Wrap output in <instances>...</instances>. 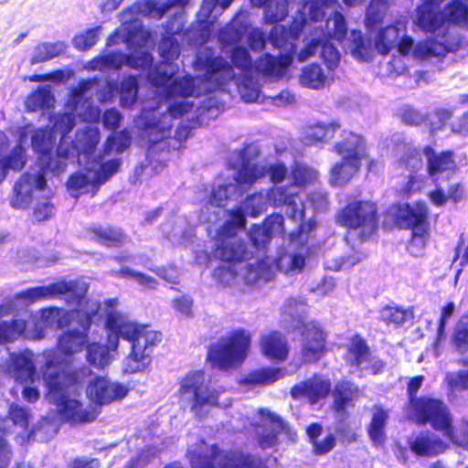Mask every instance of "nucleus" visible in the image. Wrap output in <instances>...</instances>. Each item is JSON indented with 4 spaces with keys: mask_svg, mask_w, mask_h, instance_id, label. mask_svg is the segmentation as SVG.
<instances>
[{
    "mask_svg": "<svg viewBox=\"0 0 468 468\" xmlns=\"http://www.w3.org/2000/svg\"><path fill=\"white\" fill-rule=\"evenodd\" d=\"M44 359L40 371L47 388L46 396L57 406L60 420L70 425L94 421L100 413L97 407H84L79 399L69 398L82 388L91 375L90 369L84 365L73 366L71 361L60 359L55 350L46 351Z\"/></svg>",
    "mask_w": 468,
    "mask_h": 468,
    "instance_id": "obj_1",
    "label": "nucleus"
},
{
    "mask_svg": "<svg viewBox=\"0 0 468 468\" xmlns=\"http://www.w3.org/2000/svg\"><path fill=\"white\" fill-rule=\"evenodd\" d=\"M104 327L115 348L119 339L131 344L128 359L134 363L132 372L143 371L150 364L153 349L163 340L160 331L152 330L150 325L138 324L127 314L114 310L106 313Z\"/></svg>",
    "mask_w": 468,
    "mask_h": 468,
    "instance_id": "obj_2",
    "label": "nucleus"
},
{
    "mask_svg": "<svg viewBox=\"0 0 468 468\" xmlns=\"http://www.w3.org/2000/svg\"><path fill=\"white\" fill-rule=\"evenodd\" d=\"M186 457L192 468H269L267 459L241 449H223L200 439Z\"/></svg>",
    "mask_w": 468,
    "mask_h": 468,
    "instance_id": "obj_3",
    "label": "nucleus"
},
{
    "mask_svg": "<svg viewBox=\"0 0 468 468\" xmlns=\"http://www.w3.org/2000/svg\"><path fill=\"white\" fill-rule=\"evenodd\" d=\"M338 226L354 231L363 243L373 238L380 225V212L377 202L371 199L352 198L335 214Z\"/></svg>",
    "mask_w": 468,
    "mask_h": 468,
    "instance_id": "obj_4",
    "label": "nucleus"
},
{
    "mask_svg": "<svg viewBox=\"0 0 468 468\" xmlns=\"http://www.w3.org/2000/svg\"><path fill=\"white\" fill-rule=\"evenodd\" d=\"M250 344L251 335L246 329H233L208 346L206 361L221 371L239 367L248 357Z\"/></svg>",
    "mask_w": 468,
    "mask_h": 468,
    "instance_id": "obj_5",
    "label": "nucleus"
},
{
    "mask_svg": "<svg viewBox=\"0 0 468 468\" xmlns=\"http://www.w3.org/2000/svg\"><path fill=\"white\" fill-rule=\"evenodd\" d=\"M383 227L411 230V241L425 245L430 231L429 208L422 200L398 203L385 211Z\"/></svg>",
    "mask_w": 468,
    "mask_h": 468,
    "instance_id": "obj_6",
    "label": "nucleus"
},
{
    "mask_svg": "<svg viewBox=\"0 0 468 468\" xmlns=\"http://www.w3.org/2000/svg\"><path fill=\"white\" fill-rule=\"evenodd\" d=\"M31 145L40 166V171L35 176V184L37 188L42 190L47 186V173L59 175L64 172L69 152L61 143L56 145L55 136L45 130H37L33 133Z\"/></svg>",
    "mask_w": 468,
    "mask_h": 468,
    "instance_id": "obj_7",
    "label": "nucleus"
},
{
    "mask_svg": "<svg viewBox=\"0 0 468 468\" xmlns=\"http://www.w3.org/2000/svg\"><path fill=\"white\" fill-rule=\"evenodd\" d=\"M217 247L213 250L214 257L220 261L212 273L214 280L226 287L234 282L238 276L237 265L251 258L246 243L237 235L220 234Z\"/></svg>",
    "mask_w": 468,
    "mask_h": 468,
    "instance_id": "obj_8",
    "label": "nucleus"
},
{
    "mask_svg": "<svg viewBox=\"0 0 468 468\" xmlns=\"http://www.w3.org/2000/svg\"><path fill=\"white\" fill-rule=\"evenodd\" d=\"M165 115L145 118L142 123V137L147 142L146 160L156 167L165 165V155L178 150V144L172 139L173 127L165 122Z\"/></svg>",
    "mask_w": 468,
    "mask_h": 468,
    "instance_id": "obj_9",
    "label": "nucleus"
},
{
    "mask_svg": "<svg viewBox=\"0 0 468 468\" xmlns=\"http://www.w3.org/2000/svg\"><path fill=\"white\" fill-rule=\"evenodd\" d=\"M180 396L190 395V410L201 419L206 415L205 408L218 406L219 392L207 383L202 369L187 372L179 381Z\"/></svg>",
    "mask_w": 468,
    "mask_h": 468,
    "instance_id": "obj_10",
    "label": "nucleus"
},
{
    "mask_svg": "<svg viewBox=\"0 0 468 468\" xmlns=\"http://www.w3.org/2000/svg\"><path fill=\"white\" fill-rule=\"evenodd\" d=\"M405 414L409 420L420 426L427 424L440 431L449 426L452 415L447 405L440 399L421 395L418 399L405 406Z\"/></svg>",
    "mask_w": 468,
    "mask_h": 468,
    "instance_id": "obj_11",
    "label": "nucleus"
},
{
    "mask_svg": "<svg viewBox=\"0 0 468 468\" xmlns=\"http://www.w3.org/2000/svg\"><path fill=\"white\" fill-rule=\"evenodd\" d=\"M295 328L302 336L301 362L314 364L322 359L327 353V333L322 324L315 320H300Z\"/></svg>",
    "mask_w": 468,
    "mask_h": 468,
    "instance_id": "obj_12",
    "label": "nucleus"
},
{
    "mask_svg": "<svg viewBox=\"0 0 468 468\" xmlns=\"http://www.w3.org/2000/svg\"><path fill=\"white\" fill-rule=\"evenodd\" d=\"M60 295H69L70 302H80L82 295L80 293L79 282L75 280L63 279L48 285L29 287L16 292V299L26 304H32L40 301L55 299Z\"/></svg>",
    "mask_w": 468,
    "mask_h": 468,
    "instance_id": "obj_13",
    "label": "nucleus"
},
{
    "mask_svg": "<svg viewBox=\"0 0 468 468\" xmlns=\"http://www.w3.org/2000/svg\"><path fill=\"white\" fill-rule=\"evenodd\" d=\"M76 315L78 326L63 331L57 339L56 348L65 356L81 352L89 342L91 314L79 312Z\"/></svg>",
    "mask_w": 468,
    "mask_h": 468,
    "instance_id": "obj_14",
    "label": "nucleus"
},
{
    "mask_svg": "<svg viewBox=\"0 0 468 468\" xmlns=\"http://www.w3.org/2000/svg\"><path fill=\"white\" fill-rule=\"evenodd\" d=\"M332 400L329 409L333 415H351L361 397L359 387L349 379H340L331 388Z\"/></svg>",
    "mask_w": 468,
    "mask_h": 468,
    "instance_id": "obj_15",
    "label": "nucleus"
},
{
    "mask_svg": "<svg viewBox=\"0 0 468 468\" xmlns=\"http://www.w3.org/2000/svg\"><path fill=\"white\" fill-rule=\"evenodd\" d=\"M331 388L329 378L314 373L309 378L293 385L290 395L293 399H305L310 405H315L328 397Z\"/></svg>",
    "mask_w": 468,
    "mask_h": 468,
    "instance_id": "obj_16",
    "label": "nucleus"
},
{
    "mask_svg": "<svg viewBox=\"0 0 468 468\" xmlns=\"http://www.w3.org/2000/svg\"><path fill=\"white\" fill-rule=\"evenodd\" d=\"M86 393L92 402L102 406L123 399L127 395L128 389L124 385L112 382L105 377H96L89 382Z\"/></svg>",
    "mask_w": 468,
    "mask_h": 468,
    "instance_id": "obj_17",
    "label": "nucleus"
},
{
    "mask_svg": "<svg viewBox=\"0 0 468 468\" xmlns=\"http://www.w3.org/2000/svg\"><path fill=\"white\" fill-rule=\"evenodd\" d=\"M259 414L261 420L259 426L262 431L258 434L257 442L261 449H269L277 444L281 433L290 432V426L278 414L269 410L261 409Z\"/></svg>",
    "mask_w": 468,
    "mask_h": 468,
    "instance_id": "obj_18",
    "label": "nucleus"
},
{
    "mask_svg": "<svg viewBox=\"0 0 468 468\" xmlns=\"http://www.w3.org/2000/svg\"><path fill=\"white\" fill-rule=\"evenodd\" d=\"M422 154L427 161V174L431 178H437L442 174L450 176L456 174L459 169L455 161V153L452 150L437 153L431 145H426L422 149Z\"/></svg>",
    "mask_w": 468,
    "mask_h": 468,
    "instance_id": "obj_19",
    "label": "nucleus"
},
{
    "mask_svg": "<svg viewBox=\"0 0 468 468\" xmlns=\"http://www.w3.org/2000/svg\"><path fill=\"white\" fill-rule=\"evenodd\" d=\"M458 47L457 39L445 28L441 40L436 37H428L420 41L414 48V54L420 58H444L448 53L453 52Z\"/></svg>",
    "mask_w": 468,
    "mask_h": 468,
    "instance_id": "obj_20",
    "label": "nucleus"
},
{
    "mask_svg": "<svg viewBox=\"0 0 468 468\" xmlns=\"http://www.w3.org/2000/svg\"><path fill=\"white\" fill-rule=\"evenodd\" d=\"M416 24L425 32L434 33L440 29H449L446 17L437 0H424L416 9Z\"/></svg>",
    "mask_w": 468,
    "mask_h": 468,
    "instance_id": "obj_21",
    "label": "nucleus"
},
{
    "mask_svg": "<svg viewBox=\"0 0 468 468\" xmlns=\"http://www.w3.org/2000/svg\"><path fill=\"white\" fill-rule=\"evenodd\" d=\"M261 353L269 360L283 362L288 358L290 347L286 336L280 331L272 330L261 335Z\"/></svg>",
    "mask_w": 468,
    "mask_h": 468,
    "instance_id": "obj_22",
    "label": "nucleus"
},
{
    "mask_svg": "<svg viewBox=\"0 0 468 468\" xmlns=\"http://www.w3.org/2000/svg\"><path fill=\"white\" fill-rule=\"evenodd\" d=\"M333 151L342 158L358 162L367 156L365 140L353 132H344L342 139L334 144Z\"/></svg>",
    "mask_w": 468,
    "mask_h": 468,
    "instance_id": "obj_23",
    "label": "nucleus"
},
{
    "mask_svg": "<svg viewBox=\"0 0 468 468\" xmlns=\"http://www.w3.org/2000/svg\"><path fill=\"white\" fill-rule=\"evenodd\" d=\"M88 233L100 246L121 249L128 241V235L119 227L113 225H93L88 228Z\"/></svg>",
    "mask_w": 468,
    "mask_h": 468,
    "instance_id": "obj_24",
    "label": "nucleus"
},
{
    "mask_svg": "<svg viewBox=\"0 0 468 468\" xmlns=\"http://www.w3.org/2000/svg\"><path fill=\"white\" fill-rule=\"evenodd\" d=\"M298 194L292 192L288 186H275L269 192V200L273 207H287V216L293 220H303L304 209L299 207Z\"/></svg>",
    "mask_w": 468,
    "mask_h": 468,
    "instance_id": "obj_25",
    "label": "nucleus"
},
{
    "mask_svg": "<svg viewBox=\"0 0 468 468\" xmlns=\"http://www.w3.org/2000/svg\"><path fill=\"white\" fill-rule=\"evenodd\" d=\"M291 63L292 57L289 54H280L277 58L270 53H263L257 58L255 68L264 77L277 80L282 78Z\"/></svg>",
    "mask_w": 468,
    "mask_h": 468,
    "instance_id": "obj_26",
    "label": "nucleus"
},
{
    "mask_svg": "<svg viewBox=\"0 0 468 468\" xmlns=\"http://www.w3.org/2000/svg\"><path fill=\"white\" fill-rule=\"evenodd\" d=\"M409 446L412 452L421 457L434 456L447 449V444L441 438L429 431L418 434L409 441Z\"/></svg>",
    "mask_w": 468,
    "mask_h": 468,
    "instance_id": "obj_27",
    "label": "nucleus"
},
{
    "mask_svg": "<svg viewBox=\"0 0 468 468\" xmlns=\"http://www.w3.org/2000/svg\"><path fill=\"white\" fill-rule=\"evenodd\" d=\"M77 314L79 311L76 310L66 311L58 306H48L39 310V321L45 328L55 326L62 330L72 324Z\"/></svg>",
    "mask_w": 468,
    "mask_h": 468,
    "instance_id": "obj_28",
    "label": "nucleus"
},
{
    "mask_svg": "<svg viewBox=\"0 0 468 468\" xmlns=\"http://www.w3.org/2000/svg\"><path fill=\"white\" fill-rule=\"evenodd\" d=\"M361 163L347 158H341L329 170V184L332 186H342L348 184L360 170Z\"/></svg>",
    "mask_w": 468,
    "mask_h": 468,
    "instance_id": "obj_29",
    "label": "nucleus"
},
{
    "mask_svg": "<svg viewBox=\"0 0 468 468\" xmlns=\"http://www.w3.org/2000/svg\"><path fill=\"white\" fill-rule=\"evenodd\" d=\"M100 139L98 128L85 127L76 132L75 138L71 141L72 148L78 156L81 154L89 156L95 152Z\"/></svg>",
    "mask_w": 468,
    "mask_h": 468,
    "instance_id": "obj_30",
    "label": "nucleus"
},
{
    "mask_svg": "<svg viewBox=\"0 0 468 468\" xmlns=\"http://www.w3.org/2000/svg\"><path fill=\"white\" fill-rule=\"evenodd\" d=\"M284 373L280 367H262L250 370L242 378L241 383L249 387L269 386L282 378Z\"/></svg>",
    "mask_w": 468,
    "mask_h": 468,
    "instance_id": "obj_31",
    "label": "nucleus"
},
{
    "mask_svg": "<svg viewBox=\"0 0 468 468\" xmlns=\"http://www.w3.org/2000/svg\"><path fill=\"white\" fill-rule=\"evenodd\" d=\"M371 420L367 427L368 436L376 446L385 442V428L388 420V412L380 405H374Z\"/></svg>",
    "mask_w": 468,
    "mask_h": 468,
    "instance_id": "obj_32",
    "label": "nucleus"
},
{
    "mask_svg": "<svg viewBox=\"0 0 468 468\" xmlns=\"http://www.w3.org/2000/svg\"><path fill=\"white\" fill-rule=\"evenodd\" d=\"M265 175L266 167L264 165L250 164L246 160L241 162L234 180L239 187L248 189Z\"/></svg>",
    "mask_w": 468,
    "mask_h": 468,
    "instance_id": "obj_33",
    "label": "nucleus"
},
{
    "mask_svg": "<svg viewBox=\"0 0 468 468\" xmlns=\"http://www.w3.org/2000/svg\"><path fill=\"white\" fill-rule=\"evenodd\" d=\"M347 363L353 367H359L362 363L367 361L371 351L367 341L359 335H354L346 347Z\"/></svg>",
    "mask_w": 468,
    "mask_h": 468,
    "instance_id": "obj_34",
    "label": "nucleus"
},
{
    "mask_svg": "<svg viewBox=\"0 0 468 468\" xmlns=\"http://www.w3.org/2000/svg\"><path fill=\"white\" fill-rule=\"evenodd\" d=\"M67 189L70 196L78 198L83 195L95 197L98 191H94L95 178H89L86 174L76 172L71 174L66 183Z\"/></svg>",
    "mask_w": 468,
    "mask_h": 468,
    "instance_id": "obj_35",
    "label": "nucleus"
},
{
    "mask_svg": "<svg viewBox=\"0 0 468 468\" xmlns=\"http://www.w3.org/2000/svg\"><path fill=\"white\" fill-rule=\"evenodd\" d=\"M290 177L291 186L304 188L317 182L318 172L306 164L296 162L291 167Z\"/></svg>",
    "mask_w": 468,
    "mask_h": 468,
    "instance_id": "obj_36",
    "label": "nucleus"
},
{
    "mask_svg": "<svg viewBox=\"0 0 468 468\" xmlns=\"http://www.w3.org/2000/svg\"><path fill=\"white\" fill-rule=\"evenodd\" d=\"M441 432L453 444L468 450V420L461 419L453 424L451 415L449 426L442 429Z\"/></svg>",
    "mask_w": 468,
    "mask_h": 468,
    "instance_id": "obj_37",
    "label": "nucleus"
},
{
    "mask_svg": "<svg viewBox=\"0 0 468 468\" xmlns=\"http://www.w3.org/2000/svg\"><path fill=\"white\" fill-rule=\"evenodd\" d=\"M400 38V28L397 26H387L381 28L375 40V48L381 55H388Z\"/></svg>",
    "mask_w": 468,
    "mask_h": 468,
    "instance_id": "obj_38",
    "label": "nucleus"
},
{
    "mask_svg": "<svg viewBox=\"0 0 468 468\" xmlns=\"http://www.w3.org/2000/svg\"><path fill=\"white\" fill-rule=\"evenodd\" d=\"M299 82L303 87L319 90L324 86L326 76L320 65L311 63L302 69Z\"/></svg>",
    "mask_w": 468,
    "mask_h": 468,
    "instance_id": "obj_39",
    "label": "nucleus"
},
{
    "mask_svg": "<svg viewBox=\"0 0 468 468\" xmlns=\"http://www.w3.org/2000/svg\"><path fill=\"white\" fill-rule=\"evenodd\" d=\"M410 318V314L402 306L387 304L379 310L378 319L388 327L399 328Z\"/></svg>",
    "mask_w": 468,
    "mask_h": 468,
    "instance_id": "obj_40",
    "label": "nucleus"
},
{
    "mask_svg": "<svg viewBox=\"0 0 468 468\" xmlns=\"http://www.w3.org/2000/svg\"><path fill=\"white\" fill-rule=\"evenodd\" d=\"M27 327V320L13 318L10 321L0 322V345L15 342L24 335Z\"/></svg>",
    "mask_w": 468,
    "mask_h": 468,
    "instance_id": "obj_41",
    "label": "nucleus"
},
{
    "mask_svg": "<svg viewBox=\"0 0 468 468\" xmlns=\"http://www.w3.org/2000/svg\"><path fill=\"white\" fill-rule=\"evenodd\" d=\"M30 186L29 176L23 175L14 185L10 197V205L16 209H25L28 207L31 196L28 186Z\"/></svg>",
    "mask_w": 468,
    "mask_h": 468,
    "instance_id": "obj_42",
    "label": "nucleus"
},
{
    "mask_svg": "<svg viewBox=\"0 0 468 468\" xmlns=\"http://www.w3.org/2000/svg\"><path fill=\"white\" fill-rule=\"evenodd\" d=\"M66 48L63 42H43L36 46L30 58V64L35 65L58 57Z\"/></svg>",
    "mask_w": 468,
    "mask_h": 468,
    "instance_id": "obj_43",
    "label": "nucleus"
},
{
    "mask_svg": "<svg viewBox=\"0 0 468 468\" xmlns=\"http://www.w3.org/2000/svg\"><path fill=\"white\" fill-rule=\"evenodd\" d=\"M444 10L446 25L464 26L468 23V5L462 0H451Z\"/></svg>",
    "mask_w": 468,
    "mask_h": 468,
    "instance_id": "obj_44",
    "label": "nucleus"
},
{
    "mask_svg": "<svg viewBox=\"0 0 468 468\" xmlns=\"http://www.w3.org/2000/svg\"><path fill=\"white\" fill-rule=\"evenodd\" d=\"M13 371L16 379L21 383H32L36 376V367L29 357L16 356L13 360Z\"/></svg>",
    "mask_w": 468,
    "mask_h": 468,
    "instance_id": "obj_45",
    "label": "nucleus"
},
{
    "mask_svg": "<svg viewBox=\"0 0 468 468\" xmlns=\"http://www.w3.org/2000/svg\"><path fill=\"white\" fill-rule=\"evenodd\" d=\"M340 125L336 122L328 124L317 122L312 125L307 133L306 138L311 143H324L331 140Z\"/></svg>",
    "mask_w": 468,
    "mask_h": 468,
    "instance_id": "obj_46",
    "label": "nucleus"
},
{
    "mask_svg": "<svg viewBox=\"0 0 468 468\" xmlns=\"http://www.w3.org/2000/svg\"><path fill=\"white\" fill-rule=\"evenodd\" d=\"M132 137L129 131L126 129L122 130L116 134H111L107 137L102 152L105 154H110L112 151L121 154L130 147Z\"/></svg>",
    "mask_w": 468,
    "mask_h": 468,
    "instance_id": "obj_47",
    "label": "nucleus"
},
{
    "mask_svg": "<svg viewBox=\"0 0 468 468\" xmlns=\"http://www.w3.org/2000/svg\"><path fill=\"white\" fill-rule=\"evenodd\" d=\"M87 361L97 367H104L109 364V350L106 346L92 342L86 345Z\"/></svg>",
    "mask_w": 468,
    "mask_h": 468,
    "instance_id": "obj_48",
    "label": "nucleus"
},
{
    "mask_svg": "<svg viewBox=\"0 0 468 468\" xmlns=\"http://www.w3.org/2000/svg\"><path fill=\"white\" fill-rule=\"evenodd\" d=\"M288 16V5L281 0H269L264 8L263 19L265 23L275 25L282 21Z\"/></svg>",
    "mask_w": 468,
    "mask_h": 468,
    "instance_id": "obj_49",
    "label": "nucleus"
},
{
    "mask_svg": "<svg viewBox=\"0 0 468 468\" xmlns=\"http://www.w3.org/2000/svg\"><path fill=\"white\" fill-rule=\"evenodd\" d=\"M121 160L119 158L101 163L94 176V191H99L101 185L106 183L119 170Z\"/></svg>",
    "mask_w": 468,
    "mask_h": 468,
    "instance_id": "obj_50",
    "label": "nucleus"
},
{
    "mask_svg": "<svg viewBox=\"0 0 468 468\" xmlns=\"http://www.w3.org/2000/svg\"><path fill=\"white\" fill-rule=\"evenodd\" d=\"M26 162L27 158L25 151L20 144L13 147L10 153L0 160V164L5 166L6 170L12 169L16 172H19L24 168Z\"/></svg>",
    "mask_w": 468,
    "mask_h": 468,
    "instance_id": "obj_51",
    "label": "nucleus"
},
{
    "mask_svg": "<svg viewBox=\"0 0 468 468\" xmlns=\"http://www.w3.org/2000/svg\"><path fill=\"white\" fill-rule=\"evenodd\" d=\"M75 124L76 122L74 115L68 112L58 114L53 122L54 130L58 132L61 135V139L58 142V144L61 143L63 146L68 147L69 153L70 148L68 144H65L64 138L72 131ZM56 145H58L57 143Z\"/></svg>",
    "mask_w": 468,
    "mask_h": 468,
    "instance_id": "obj_52",
    "label": "nucleus"
},
{
    "mask_svg": "<svg viewBox=\"0 0 468 468\" xmlns=\"http://www.w3.org/2000/svg\"><path fill=\"white\" fill-rule=\"evenodd\" d=\"M138 82L135 76H129L121 82L120 98L123 105L131 106L136 101Z\"/></svg>",
    "mask_w": 468,
    "mask_h": 468,
    "instance_id": "obj_53",
    "label": "nucleus"
},
{
    "mask_svg": "<svg viewBox=\"0 0 468 468\" xmlns=\"http://www.w3.org/2000/svg\"><path fill=\"white\" fill-rule=\"evenodd\" d=\"M352 53L362 60H369L372 57L370 43L367 42L361 32H352Z\"/></svg>",
    "mask_w": 468,
    "mask_h": 468,
    "instance_id": "obj_54",
    "label": "nucleus"
},
{
    "mask_svg": "<svg viewBox=\"0 0 468 468\" xmlns=\"http://www.w3.org/2000/svg\"><path fill=\"white\" fill-rule=\"evenodd\" d=\"M228 214L230 217V219L223 223V225L218 229V233L236 235L233 229L234 227L245 228L246 226L245 214L240 207L230 209L228 211Z\"/></svg>",
    "mask_w": 468,
    "mask_h": 468,
    "instance_id": "obj_55",
    "label": "nucleus"
},
{
    "mask_svg": "<svg viewBox=\"0 0 468 468\" xmlns=\"http://www.w3.org/2000/svg\"><path fill=\"white\" fill-rule=\"evenodd\" d=\"M230 61L235 68L241 71L248 72L252 69V58L244 47L237 46L232 48Z\"/></svg>",
    "mask_w": 468,
    "mask_h": 468,
    "instance_id": "obj_56",
    "label": "nucleus"
},
{
    "mask_svg": "<svg viewBox=\"0 0 468 468\" xmlns=\"http://www.w3.org/2000/svg\"><path fill=\"white\" fill-rule=\"evenodd\" d=\"M195 91V82L192 77L186 76L181 79H176L172 81L169 93L171 95H176L183 98L193 95Z\"/></svg>",
    "mask_w": 468,
    "mask_h": 468,
    "instance_id": "obj_57",
    "label": "nucleus"
},
{
    "mask_svg": "<svg viewBox=\"0 0 468 468\" xmlns=\"http://www.w3.org/2000/svg\"><path fill=\"white\" fill-rule=\"evenodd\" d=\"M334 417L335 420V432L339 438L347 442L356 441L357 435L348 423L351 415H334Z\"/></svg>",
    "mask_w": 468,
    "mask_h": 468,
    "instance_id": "obj_58",
    "label": "nucleus"
},
{
    "mask_svg": "<svg viewBox=\"0 0 468 468\" xmlns=\"http://www.w3.org/2000/svg\"><path fill=\"white\" fill-rule=\"evenodd\" d=\"M244 210L251 218L259 217L266 208L264 197L261 193H254L244 200Z\"/></svg>",
    "mask_w": 468,
    "mask_h": 468,
    "instance_id": "obj_59",
    "label": "nucleus"
},
{
    "mask_svg": "<svg viewBox=\"0 0 468 468\" xmlns=\"http://www.w3.org/2000/svg\"><path fill=\"white\" fill-rule=\"evenodd\" d=\"M186 0H165L159 4L154 0H148L145 4L147 13L157 19L162 18L172 7Z\"/></svg>",
    "mask_w": 468,
    "mask_h": 468,
    "instance_id": "obj_60",
    "label": "nucleus"
},
{
    "mask_svg": "<svg viewBox=\"0 0 468 468\" xmlns=\"http://www.w3.org/2000/svg\"><path fill=\"white\" fill-rule=\"evenodd\" d=\"M321 58L328 69H333L337 67L340 60V54L336 48L328 40H320Z\"/></svg>",
    "mask_w": 468,
    "mask_h": 468,
    "instance_id": "obj_61",
    "label": "nucleus"
},
{
    "mask_svg": "<svg viewBox=\"0 0 468 468\" xmlns=\"http://www.w3.org/2000/svg\"><path fill=\"white\" fill-rule=\"evenodd\" d=\"M249 239L257 250H263L269 244L271 237L262 225L253 224L249 230Z\"/></svg>",
    "mask_w": 468,
    "mask_h": 468,
    "instance_id": "obj_62",
    "label": "nucleus"
},
{
    "mask_svg": "<svg viewBox=\"0 0 468 468\" xmlns=\"http://www.w3.org/2000/svg\"><path fill=\"white\" fill-rule=\"evenodd\" d=\"M399 117L405 124L410 126L427 125L429 121V114H422L420 111L411 107L401 109Z\"/></svg>",
    "mask_w": 468,
    "mask_h": 468,
    "instance_id": "obj_63",
    "label": "nucleus"
},
{
    "mask_svg": "<svg viewBox=\"0 0 468 468\" xmlns=\"http://www.w3.org/2000/svg\"><path fill=\"white\" fill-rule=\"evenodd\" d=\"M153 63V57L147 51L130 53L125 56V64L135 69H147Z\"/></svg>",
    "mask_w": 468,
    "mask_h": 468,
    "instance_id": "obj_64",
    "label": "nucleus"
}]
</instances>
